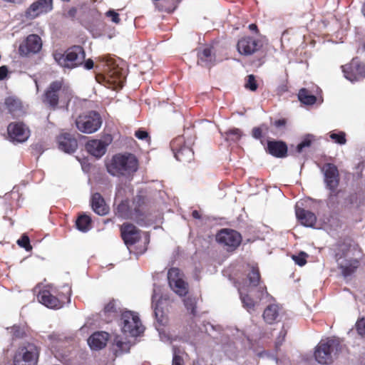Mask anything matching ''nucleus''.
<instances>
[{
	"label": "nucleus",
	"instance_id": "1",
	"mask_svg": "<svg viewBox=\"0 0 365 365\" xmlns=\"http://www.w3.org/2000/svg\"><path fill=\"white\" fill-rule=\"evenodd\" d=\"M259 278L260 276L258 268L252 267L251 272L248 274L250 287L247 289L244 287L239 288V292L243 307L250 313L255 311V307L257 304V302L254 301L250 297L251 294L257 292L259 294L257 298L259 300L262 299L265 296H268L265 287L259 285L258 288H256L259 284Z\"/></svg>",
	"mask_w": 365,
	"mask_h": 365
},
{
	"label": "nucleus",
	"instance_id": "2",
	"mask_svg": "<svg viewBox=\"0 0 365 365\" xmlns=\"http://www.w3.org/2000/svg\"><path fill=\"white\" fill-rule=\"evenodd\" d=\"M138 160L132 154L114 155L106 164L108 172L113 176L129 175L138 170Z\"/></svg>",
	"mask_w": 365,
	"mask_h": 365
},
{
	"label": "nucleus",
	"instance_id": "3",
	"mask_svg": "<svg viewBox=\"0 0 365 365\" xmlns=\"http://www.w3.org/2000/svg\"><path fill=\"white\" fill-rule=\"evenodd\" d=\"M341 349V346L338 339H322L315 349L314 358L319 364H329L336 358Z\"/></svg>",
	"mask_w": 365,
	"mask_h": 365
},
{
	"label": "nucleus",
	"instance_id": "4",
	"mask_svg": "<svg viewBox=\"0 0 365 365\" xmlns=\"http://www.w3.org/2000/svg\"><path fill=\"white\" fill-rule=\"evenodd\" d=\"M85 58V53L81 46H73L65 53H54L55 61L63 68H73L81 65Z\"/></svg>",
	"mask_w": 365,
	"mask_h": 365
},
{
	"label": "nucleus",
	"instance_id": "5",
	"mask_svg": "<svg viewBox=\"0 0 365 365\" xmlns=\"http://www.w3.org/2000/svg\"><path fill=\"white\" fill-rule=\"evenodd\" d=\"M101 118L100 115L95 111L82 114L76 120L77 128L84 133L90 134L95 133L101 128Z\"/></svg>",
	"mask_w": 365,
	"mask_h": 365
},
{
	"label": "nucleus",
	"instance_id": "6",
	"mask_svg": "<svg viewBox=\"0 0 365 365\" xmlns=\"http://www.w3.org/2000/svg\"><path fill=\"white\" fill-rule=\"evenodd\" d=\"M153 304L154 307V313L156 319V329L159 332L160 339L163 341H166L170 339L169 336H167L164 327L168 323V318L166 313L163 311L162 307L163 302L158 299L156 289H154L153 294L152 297Z\"/></svg>",
	"mask_w": 365,
	"mask_h": 365
},
{
	"label": "nucleus",
	"instance_id": "7",
	"mask_svg": "<svg viewBox=\"0 0 365 365\" xmlns=\"http://www.w3.org/2000/svg\"><path fill=\"white\" fill-rule=\"evenodd\" d=\"M122 331L132 336L140 335L143 331L144 327L138 316L132 312H124L121 315Z\"/></svg>",
	"mask_w": 365,
	"mask_h": 365
},
{
	"label": "nucleus",
	"instance_id": "8",
	"mask_svg": "<svg viewBox=\"0 0 365 365\" xmlns=\"http://www.w3.org/2000/svg\"><path fill=\"white\" fill-rule=\"evenodd\" d=\"M190 145V143L185 142L183 136H178L171 141L170 147L178 160L188 163L192 160L194 153Z\"/></svg>",
	"mask_w": 365,
	"mask_h": 365
},
{
	"label": "nucleus",
	"instance_id": "9",
	"mask_svg": "<svg viewBox=\"0 0 365 365\" xmlns=\"http://www.w3.org/2000/svg\"><path fill=\"white\" fill-rule=\"evenodd\" d=\"M38 357L37 347L34 344H28L20 348L14 359V365H36Z\"/></svg>",
	"mask_w": 365,
	"mask_h": 365
},
{
	"label": "nucleus",
	"instance_id": "10",
	"mask_svg": "<svg viewBox=\"0 0 365 365\" xmlns=\"http://www.w3.org/2000/svg\"><path fill=\"white\" fill-rule=\"evenodd\" d=\"M66 93L63 88V83L61 81L52 82L47 88L43 98V102L50 108L55 109L58 103V100L62 98V94Z\"/></svg>",
	"mask_w": 365,
	"mask_h": 365
},
{
	"label": "nucleus",
	"instance_id": "11",
	"mask_svg": "<svg viewBox=\"0 0 365 365\" xmlns=\"http://www.w3.org/2000/svg\"><path fill=\"white\" fill-rule=\"evenodd\" d=\"M216 240L228 251H230L235 250L240 245L242 237L237 231L224 229L217 233Z\"/></svg>",
	"mask_w": 365,
	"mask_h": 365
},
{
	"label": "nucleus",
	"instance_id": "12",
	"mask_svg": "<svg viewBox=\"0 0 365 365\" xmlns=\"http://www.w3.org/2000/svg\"><path fill=\"white\" fill-rule=\"evenodd\" d=\"M170 288L179 296H185L187 292V284L183 280L182 274L178 268H171L168 273Z\"/></svg>",
	"mask_w": 365,
	"mask_h": 365
},
{
	"label": "nucleus",
	"instance_id": "13",
	"mask_svg": "<svg viewBox=\"0 0 365 365\" xmlns=\"http://www.w3.org/2000/svg\"><path fill=\"white\" fill-rule=\"evenodd\" d=\"M344 77L354 82L365 78V64L361 63L357 58H353L349 64L342 66Z\"/></svg>",
	"mask_w": 365,
	"mask_h": 365
},
{
	"label": "nucleus",
	"instance_id": "14",
	"mask_svg": "<svg viewBox=\"0 0 365 365\" xmlns=\"http://www.w3.org/2000/svg\"><path fill=\"white\" fill-rule=\"evenodd\" d=\"M53 9L52 0H37L32 3L26 11V16L34 19L41 15L46 14Z\"/></svg>",
	"mask_w": 365,
	"mask_h": 365
},
{
	"label": "nucleus",
	"instance_id": "15",
	"mask_svg": "<svg viewBox=\"0 0 365 365\" xmlns=\"http://www.w3.org/2000/svg\"><path fill=\"white\" fill-rule=\"evenodd\" d=\"M261 46L258 40L251 36H245L238 41L237 49L241 55L250 56L257 52Z\"/></svg>",
	"mask_w": 365,
	"mask_h": 365
},
{
	"label": "nucleus",
	"instance_id": "16",
	"mask_svg": "<svg viewBox=\"0 0 365 365\" xmlns=\"http://www.w3.org/2000/svg\"><path fill=\"white\" fill-rule=\"evenodd\" d=\"M8 133L13 141L22 143L26 141L29 135V128L21 123H12L8 126Z\"/></svg>",
	"mask_w": 365,
	"mask_h": 365
},
{
	"label": "nucleus",
	"instance_id": "17",
	"mask_svg": "<svg viewBox=\"0 0 365 365\" xmlns=\"http://www.w3.org/2000/svg\"><path fill=\"white\" fill-rule=\"evenodd\" d=\"M42 47L41 38L36 34L29 35L25 41L19 46V52L21 55L27 56L30 53H38Z\"/></svg>",
	"mask_w": 365,
	"mask_h": 365
},
{
	"label": "nucleus",
	"instance_id": "18",
	"mask_svg": "<svg viewBox=\"0 0 365 365\" xmlns=\"http://www.w3.org/2000/svg\"><path fill=\"white\" fill-rule=\"evenodd\" d=\"M324 175V181L327 187L334 190L339 185V173L337 168L331 163L325 164L322 168Z\"/></svg>",
	"mask_w": 365,
	"mask_h": 365
},
{
	"label": "nucleus",
	"instance_id": "19",
	"mask_svg": "<svg viewBox=\"0 0 365 365\" xmlns=\"http://www.w3.org/2000/svg\"><path fill=\"white\" fill-rule=\"evenodd\" d=\"M37 298L40 303L48 308L58 309L63 307V303L47 289L39 292Z\"/></svg>",
	"mask_w": 365,
	"mask_h": 365
},
{
	"label": "nucleus",
	"instance_id": "20",
	"mask_svg": "<svg viewBox=\"0 0 365 365\" xmlns=\"http://www.w3.org/2000/svg\"><path fill=\"white\" fill-rule=\"evenodd\" d=\"M121 235L126 245H132L140 239L139 230L131 224H123L121 227Z\"/></svg>",
	"mask_w": 365,
	"mask_h": 365
},
{
	"label": "nucleus",
	"instance_id": "21",
	"mask_svg": "<svg viewBox=\"0 0 365 365\" xmlns=\"http://www.w3.org/2000/svg\"><path fill=\"white\" fill-rule=\"evenodd\" d=\"M108 142H106L102 140H89L86 148L88 152L96 158H98L102 157L106 151V147L108 145Z\"/></svg>",
	"mask_w": 365,
	"mask_h": 365
},
{
	"label": "nucleus",
	"instance_id": "22",
	"mask_svg": "<svg viewBox=\"0 0 365 365\" xmlns=\"http://www.w3.org/2000/svg\"><path fill=\"white\" fill-rule=\"evenodd\" d=\"M58 147L65 153H73L77 147V140L69 133L61 134L58 139Z\"/></svg>",
	"mask_w": 365,
	"mask_h": 365
},
{
	"label": "nucleus",
	"instance_id": "23",
	"mask_svg": "<svg viewBox=\"0 0 365 365\" xmlns=\"http://www.w3.org/2000/svg\"><path fill=\"white\" fill-rule=\"evenodd\" d=\"M108 339V334L105 331H97L88 339V344L91 349L98 350L103 349Z\"/></svg>",
	"mask_w": 365,
	"mask_h": 365
},
{
	"label": "nucleus",
	"instance_id": "24",
	"mask_svg": "<svg viewBox=\"0 0 365 365\" xmlns=\"http://www.w3.org/2000/svg\"><path fill=\"white\" fill-rule=\"evenodd\" d=\"M197 57V63L203 67H210L215 61V56L211 46H206L199 50Z\"/></svg>",
	"mask_w": 365,
	"mask_h": 365
},
{
	"label": "nucleus",
	"instance_id": "25",
	"mask_svg": "<svg viewBox=\"0 0 365 365\" xmlns=\"http://www.w3.org/2000/svg\"><path fill=\"white\" fill-rule=\"evenodd\" d=\"M296 216L301 224L306 227H313L317 221V217L314 213L299 208L297 205L296 206Z\"/></svg>",
	"mask_w": 365,
	"mask_h": 365
},
{
	"label": "nucleus",
	"instance_id": "26",
	"mask_svg": "<svg viewBox=\"0 0 365 365\" xmlns=\"http://www.w3.org/2000/svg\"><path fill=\"white\" fill-rule=\"evenodd\" d=\"M91 205L93 211L99 215H105L108 212V207L104 199L99 193H95L91 198Z\"/></svg>",
	"mask_w": 365,
	"mask_h": 365
},
{
	"label": "nucleus",
	"instance_id": "27",
	"mask_svg": "<svg viewBox=\"0 0 365 365\" xmlns=\"http://www.w3.org/2000/svg\"><path fill=\"white\" fill-rule=\"evenodd\" d=\"M267 148L270 154L278 158L284 157L287 151V145L282 142L270 141Z\"/></svg>",
	"mask_w": 365,
	"mask_h": 365
},
{
	"label": "nucleus",
	"instance_id": "28",
	"mask_svg": "<svg viewBox=\"0 0 365 365\" xmlns=\"http://www.w3.org/2000/svg\"><path fill=\"white\" fill-rule=\"evenodd\" d=\"M138 210H135V212H132L129 210L128 203L127 201L121 202L117 207V215L122 218H133L138 219Z\"/></svg>",
	"mask_w": 365,
	"mask_h": 365
},
{
	"label": "nucleus",
	"instance_id": "29",
	"mask_svg": "<svg viewBox=\"0 0 365 365\" xmlns=\"http://www.w3.org/2000/svg\"><path fill=\"white\" fill-rule=\"evenodd\" d=\"M108 81L113 84V88L117 89L123 86L125 76L119 73L118 68L110 70L108 76Z\"/></svg>",
	"mask_w": 365,
	"mask_h": 365
},
{
	"label": "nucleus",
	"instance_id": "30",
	"mask_svg": "<svg viewBox=\"0 0 365 365\" xmlns=\"http://www.w3.org/2000/svg\"><path fill=\"white\" fill-rule=\"evenodd\" d=\"M279 315V307L276 304L268 306L264 311L263 318L268 324H272L275 322Z\"/></svg>",
	"mask_w": 365,
	"mask_h": 365
},
{
	"label": "nucleus",
	"instance_id": "31",
	"mask_svg": "<svg viewBox=\"0 0 365 365\" xmlns=\"http://www.w3.org/2000/svg\"><path fill=\"white\" fill-rule=\"evenodd\" d=\"M339 264L341 269L342 274L346 277L355 272L359 266V261L356 259H351L344 264L342 262H339Z\"/></svg>",
	"mask_w": 365,
	"mask_h": 365
},
{
	"label": "nucleus",
	"instance_id": "32",
	"mask_svg": "<svg viewBox=\"0 0 365 365\" xmlns=\"http://www.w3.org/2000/svg\"><path fill=\"white\" fill-rule=\"evenodd\" d=\"M91 218L88 215H81L76 220V227L81 232H87L91 227Z\"/></svg>",
	"mask_w": 365,
	"mask_h": 365
},
{
	"label": "nucleus",
	"instance_id": "33",
	"mask_svg": "<svg viewBox=\"0 0 365 365\" xmlns=\"http://www.w3.org/2000/svg\"><path fill=\"white\" fill-rule=\"evenodd\" d=\"M298 98L302 103L306 105H313L317 101L316 97L309 94V91L305 88H302L299 91Z\"/></svg>",
	"mask_w": 365,
	"mask_h": 365
},
{
	"label": "nucleus",
	"instance_id": "34",
	"mask_svg": "<svg viewBox=\"0 0 365 365\" xmlns=\"http://www.w3.org/2000/svg\"><path fill=\"white\" fill-rule=\"evenodd\" d=\"M184 351L179 348L173 347L172 365H184Z\"/></svg>",
	"mask_w": 365,
	"mask_h": 365
},
{
	"label": "nucleus",
	"instance_id": "35",
	"mask_svg": "<svg viewBox=\"0 0 365 365\" xmlns=\"http://www.w3.org/2000/svg\"><path fill=\"white\" fill-rule=\"evenodd\" d=\"M329 138L333 142L339 145H344L346 142V134L343 131H332L329 133Z\"/></svg>",
	"mask_w": 365,
	"mask_h": 365
},
{
	"label": "nucleus",
	"instance_id": "36",
	"mask_svg": "<svg viewBox=\"0 0 365 365\" xmlns=\"http://www.w3.org/2000/svg\"><path fill=\"white\" fill-rule=\"evenodd\" d=\"M314 138L312 135H307L304 138L302 141L297 145V150L299 153L302 152L303 148L310 146Z\"/></svg>",
	"mask_w": 365,
	"mask_h": 365
},
{
	"label": "nucleus",
	"instance_id": "37",
	"mask_svg": "<svg viewBox=\"0 0 365 365\" xmlns=\"http://www.w3.org/2000/svg\"><path fill=\"white\" fill-rule=\"evenodd\" d=\"M307 257L308 255L304 252H301L297 255L292 256L294 262L299 266H304L307 263Z\"/></svg>",
	"mask_w": 365,
	"mask_h": 365
},
{
	"label": "nucleus",
	"instance_id": "38",
	"mask_svg": "<svg viewBox=\"0 0 365 365\" xmlns=\"http://www.w3.org/2000/svg\"><path fill=\"white\" fill-rule=\"evenodd\" d=\"M245 86L246 88L252 91H255L257 90V84L253 75H249L247 76Z\"/></svg>",
	"mask_w": 365,
	"mask_h": 365
},
{
	"label": "nucleus",
	"instance_id": "39",
	"mask_svg": "<svg viewBox=\"0 0 365 365\" xmlns=\"http://www.w3.org/2000/svg\"><path fill=\"white\" fill-rule=\"evenodd\" d=\"M184 304L188 311H190L192 314L195 313V304L196 299L193 297H187L184 299Z\"/></svg>",
	"mask_w": 365,
	"mask_h": 365
},
{
	"label": "nucleus",
	"instance_id": "40",
	"mask_svg": "<svg viewBox=\"0 0 365 365\" xmlns=\"http://www.w3.org/2000/svg\"><path fill=\"white\" fill-rule=\"evenodd\" d=\"M17 244L26 250H30L31 247L29 245V238L26 235H23L21 239L18 240Z\"/></svg>",
	"mask_w": 365,
	"mask_h": 365
},
{
	"label": "nucleus",
	"instance_id": "41",
	"mask_svg": "<svg viewBox=\"0 0 365 365\" xmlns=\"http://www.w3.org/2000/svg\"><path fill=\"white\" fill-rule=\"evenodd\" d=\"M356 330L359 335L365 336V319H361L356 324Z\"/></svg>",
	"mask_w": 365,
	"mask_h": 365
},
{
	"label": "nucleus",
	"instance_id": "42",
	"mask_svg": "<svg viewBox=\"0 0 365 365\" xmlns=\"http://www.w3.org/2000/svg\"><path fill=\"white\" fill-rule=\"evenodd\" d=\"M107 17L110 18V20L115 24H119L120 19L119 14L114 10H109L106 13Z\"/></svg>",
	"mask_w": 365,
	"mask_h": 365
},
{
	"label": "nucleus",
	"instance_id": "43",
	"mask_svg": "<svg viewBox=\"0 0 365 365\" xmlns=\"http://www.w3.org/2000/svg\"><path fill=\"white\" fill-rule=\"evenodd\" d=\"M227 137L231 140H237L241 136V131L239 129H232L227 133Z\"/></svg>",
	"mask_w": 365,
	"mask_h": 365
},
{
	"label": "nucleus",
	"instance_id": "44",
	"mask_svg": "<svg viewBox=\"0 0 365 365\" xmlns=\"http://www.w3.org/2000/svg\"><path fill=\"white\" fill-rule=\"evenodd\" d=\"M135 135L137 138H138L140 140H145L148 143L150 142V139L148 135V133L145 130H138L135 131Z\"/></svg>",
	"mask_w": 365,
	"mask_h": 365
},
{
	"label": "nucleus",
	"instance_id": "45",
	"mask_svg": "<svg viewBox=\"0 0 365 365\" xmlns=\"http://www.w3.org/2000/svg\"><path fill=\"white\" fill-rule=\"evenodd\" d=\"M263 129H267V127L264 125L259 128H255L252 130V135L254 138L259 139L262 137V133L263 131Z\"/></svg>",
	"mask_w": 365,
	"mask_h": 365
},
{
	"label": "nucleus",
	"instance_id": "46",
	"mask_svg": "<svg viewBox=\"0 0 365 365\" xmlns=\"http://www.w3.org/2000/svg\"><path fill=\"white\" fill-rule=\"evenodd\" d=\"M8 73V68L6 66H2L0 67V81L4 80Z\"/></svg>",
	"mask_w": 365,
	"mask_h": 365
},
{
	"label": "nucleus",
	"instance_id": "47",
	"mask_svg": "<svg viewBox=\"0 0 365 365\" xmlns=\"http://www.w3.org/2000/svg\"><path fill=\"white\" fill-rule=\"evenodd\" d=\"M285 336H286V331L284 330H282L279 333V339L276 341L277 347L282 344V341L284 339Z\"/></svg>",
	"mask_w": 365,
	"mask_h": 365
},
{
	"label": "nucleus",
	"instance_id": "48",
	"mask_svg": "<svg viewBox=\"0 0 365 365\" xmlns=\"http://www.w3.org/2000/svg\"><path fill=\"white\" fill-rule=\"evenodd\" d=\"M76 12H77L76 9V8H74V7H72V8H71V9L68 10V13H67V16H68V17H71V18H74V17H75V16H76Z\"/></svg>",
	"mask_w": 365,
	"mask_h": 365
},
{
	"label": "nucleus",
	"instance_id": "49",
	"mask_svg": "<svg viewBox=\"0 0 365 365\" xmlns=\"http://www.w3.org/2000/svg\"><path fill=\"white\" fill-rule=\"evenodd\" d=\"M84 67L86 69H91L93 67V61L91 59H88L84 63Z\"/></svg>",
	"mask_w": 365,
	"mask_h": 365
},
{
	"label": "nucleus",
	"instance_id": "50",
	"mask_svg": "<svg viewBox=\"0 0 365 365\" xmlns=\"http://www.w3.org/2000/svg\"><path fill=\"white\" fill-rule=\"evenodd\" d=\"M12 330H15V332L14 333V335L16 336V337H21L23 336V331H21L19 330V327H14L12 328Z\"/></svg>",
	"mask_w": 365,
	"mask_h": 365
},
{
	"label": "nucleus",
	"instance_id": "51",
	"mask_svg": "<svg viewBox=\"0 0 365 365\" xmlns=\"http://www.w3.org/2000/svg\"><path fill=\"white\" fill-rule=\"evenodd\" d=\"M274 125L277 127L284 126L285 125V120H278L275 121Z\"/></svg>",
	"mask_w": 365,
	"mask_h": 365
},
{
	"label": "nucleus",
	"instance_id": "52",
	"mask_svg": "<svg viewBox=\"0 0 365 365\" xmlns=\"http://www.w3.org/2000/svg\"><path fill=\"white\" fill-rule=\"evenodd\" d=\"M249 29L250 31H255V32H257L258 30H257V26L256 24H252L249 26Z\"/></svg>",
	"mask_w": 365,
	"mask_h": 365
},
{
	"label": "nucleus",
	"instance_id": "53",
	"mask_svg": "<svg viewBox=\"0 0 365 365\" xmlns=\"http://www.w3.org/2000/svg\"><path fill=\"white\" fill-rule=\"evenodd\" d=\"M192 215L196 219H198L200 217L199 212L197 210H194L192 213Z\"/></svg>",
	"mask_w": 365,
	"mask_h": 365
},
{
	"label": "nucleus",
	"instance_id": "54",
	"mask_svg": "<svg viewBox=\"0 0 365 365\" xmlns=\"http://www.w3.org/2000/svg\"><path fill=\"white\" fill-rule=\"evenodd\" d=\"M113 306H112V305L108 304V305H107V306L105 307V312H111V311H112V309H113Z\"/></svg>",
	"mask_w": 365,
	"mask_h": 365
},
{
	"label": "nucleus",
	"instance_id": "55",
	"mask_svg": "<svg viewBox=\"0 0 365 365\" xmlns=\"http://www.w3.org/2000/svg\"><path fill=\"white\" fill-rule=\"evenodd\" d=\"M191 365H201L198 361H193Z\"/></svg>",
	"mask_w": 365,
	"mask_h": 365
},
{
	"label": "nucleus",
	"instance_id": "56",
	"mask_svg": "<svg viewBox=\"0 0 365 365\" xmlns=\"http://www.w3.org/2000/svg\"><path fill=\"white\" fill-rule=\"evenodd\" d=\"M35 83H36V88H37V90L38 89V84H37V81H35Z\"/></svg>",
	"mask_w": 365,
	"mask_h": 365
},
{
	"label": "nucleus",
	"instance_id": "57",
	"mask_svg": "<svg viewBox=\"0 0 365 365\" xmlns=\"http://www.w3.org/2000/svg\"><path fill=\"white\" fill-rule=\"evenodd\" d=\"M364 48L365 49V43H364Z\"/></svg>",
	"mask_w": 365,
	"mask_h": 365
}]
</instances>
